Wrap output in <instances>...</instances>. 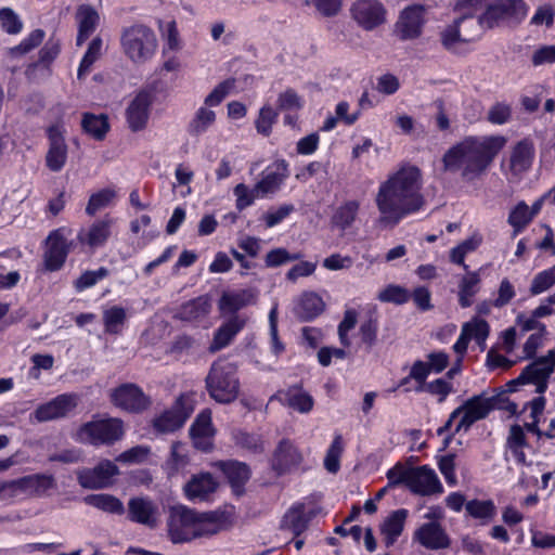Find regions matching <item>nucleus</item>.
<instances>
[{
    "label": "nucleus",
    "mask_w": 555,
    "mask_h": 555,
    "mask_svg": "<svg viewBox=\"0 0 555 555\" xmlns=\"http://www.w3.org/2000/svg\"><path fill=\"white\" fill-rule=\"evenodd\" d=\"M68 234L70 230L59 228L46 238L43 264L47 271H57L64 266L72 247V242L67 241Z\"/></svg>",
    "instance_id": "11"
},
{
    "label": "nucleus",
    "mask_w": 555,
    "mask_h": 555,
    "mask_svg": "<svg viewBox=\"0 0 555 555\" xmlns=\"http://www.w3.org/2000/svg\"><path fill=\"white\" fill-rule=\"evenodd\" d=\"M360 204L357 201L346 202L339 206L332 217V223L340 230H346L356 220Z\"/></svg>",
    "instance_id": "44"
},
{
    "label": "nucleus",
    "mask_w": 555,
    "mask_h": 555,
    "mask_svg": "<svg viewBox=\"0 0 555 555\" xmlns=\"http://www.w3.org/2000/svg\"><path fill=\"white\" fill-rule=\"evenodd\" d=\"M408 511L404 508L392 512L383 522L380 532L384 537V542L387 547L393 545L399 535L402 533L405 520L408 518Z\"/></svg>",
    "instance_id": "32"
},
{
    "label": "nucleus",
    "mask_w": 555,
    "mask_h": 555,
    "mask_svg": "<svg viewBox=\"0 0 555 555\" xmlns=\"http://www.w3.org/2000/svg\"><path fill=\"white\" fill-rule=\"evenodd\" d=\"M462 331L466 333L470 339H474L480 347H483L490 333V326L486 320L474 318L469 322L463 324Z\"/></svg>",
    "instance_id": "48"
},
{
    "label": "nucleus",
    "mask_w": 555,
    "mask_h": 555,
    "mask_svg": "<svg viewBox=\"0 0 555 555\" xmlns=\"http://www.w3.org/2000/svg\"><path fill=\"white\" fill-rule=\"evenodd\" d=\"M152 104L151 94L142 91L129 104L126 116L129 128L132 131L143 129L147 122L150 115V107Z\"/></svg>",
    "instance_id": "24"
},
{
    "label": "nucleus",
    "mask_w": 555,
    "mask_h": 555,
    "mask_svg": "<svg viewBox=\"0 0 555 555\" xmlns=\"http://www.w3.org/2000/svg\"><path fill=\"white\" fill-rule=\"evenodd\" d=\"M235 79H227L220 82L205 99L206 106H217L219 105L223 99L229 94V92L234 88Z\"/></svg>",
    "instance_id": "57"
},
{
    "label": "nucleus",
    "mask_w": 555,
    "mask_h": 555,
    "mask_svg": "<svg viewBox=\"0 0 555 555\" xmlns=\"http://www.w3.org/2000/svg\"><path fill=\"white\" fill-rule=\"evenodd\" d=\"M190 435L196 449L204 452L211 450L215 429L209 410H205L197 415L190 429Z\"/></svg>",
    "instance_id": "22"
},
{
    "label": "nucleus",
    "mask_w": 555,
    "mask_h": 555,
    "mask_svg": "<svg viewBox=\"0 0 555 555\" xmlns=\"http://www.w3.org/2000/svg\"><path fill=\"white\" fill-rule=\"evenodd\" d=\"M533 145L527 140L518 142L512 151L508 159V168L514 173L527 171L533 158Z\"/></svg>",
    "instance_id": "34"
},
{
    "label": "nucleus",
    "mask_w": 555,
    "mask_h": 555,
    "mask_svg": "<svg viewBox=\"0 0 555 555\" xmlns=\"http://www.w3.org/2000/svg\"><path fill=\"white\" fill-rule=\"evenodd\" d=\"M118 198V192L115 188H105L90 195L86 206V214L93 217L98 211L113 206Z\"/></svg>",
    "instance_id": "37"
},
{
    "label": "nucleus",
    "mask_w": 555,
    "mask_h": 555,
    "mask_svg": "<svg viewBox=\"0 0 555 555\" xmlns=\"http://www.w3.org/2000/svg\"><path fill=\"white\" fill-rule=\"evenodd\" d=\"M309 518L306 516L305 506L298 504L293 506L283 517L281 528L289 530L296 537L302 533L308 526Z\"/></svg>",
    "instance_id": "41"
},
{
    "label": "nucleus",
    "mask_w": 555,
    "mask_h": 555,
    "mask_svg": "<svg viewBox=\"0 0 555 555\" xmlns=\"http://www.w3.org/2000/svg\"><path fill=\"white\" fill-rule=\"evenodd\" d=\"M545 406V399L542 396L533 398L531 401L525 404L522 412H526L527 410L530 411L529 417L531 418V422L525 423V428L532 433L538 435L539 437L543 435V433L540 430L538 424H539V416L542 414Z\"/></svg>",
    "instance_id": "47"
},
{
    "label": "nucleus",
    "mask_w": 555,
    "mask_h": 555,
    "mask_svg": "<svg viewBox=\"0 0 555 555\" xmlns=\"http://www.w3.org/2000/svg\"><path fill=\"white\" fill-rule=\"evenodd\" d=\"M287 403L299 412L307 413L313 406V399L305 392L295 390L287 393Z\"/></svg>",
    "instance_id": "63"
},
{
    "label": "nucleus",
    "mask_w": 555,
    "mask_h": 555,
    "mask_svg": "<svg viewBox=\"0 0 555 555\" xmlns=\"http://www.w3.org/2000/svg\"><path fill=\"white\" fill-rule=\"evenodd\" d=\"M78 404V397L75 393H63L51 401L39 405L35 411V417L38 422H47L64 417L72 412Z\"/></svg>",
    "instance_id": "19"
},
{
    "label": "nucleus",
    "mask_w": 555,
    "mask_h": 555,
    "mask_svg": "<svg viewBox=\"0 0 555 555\" xmlns=\"http://www.w3.org/2000/svg\"><path fill=\"white\" fill-rule=\"evenodd\" d=\"M417 384L415 388L416 391H426L433 396H438L439 402H443L448 395L453 391L452 384L442 378L435 379L430 383L424 380Z\"/></svg>",
    "instance_id": "50"
},
{
    "label": "nucleus",
    "mask_w": 555,
    "mask_h": 555,
    "mask_svg": "<svg viewBox=\"0 0 555 555\" xmlns=\"http://www.w3.org/2000/svg\"><path fill=\"white\" fill-rule=\"evenodd\" d=\"M532 219L530 207L525 202H520L509 214L508 222L515 229V232L518 233L522 231Z\"/></svg>",
    "instance_id": "51"
},
{
    "label": "nucleus",
    "mask_w": 555,
    "mask_h": 555,
    "mask_svg": "<svg viewBox=\"0 0 555 555\" xmlns=\"http://www.w3.org/2000/svg\"><path fill=\"white\" fill-rule=\"evenodd\" d=\"M218 487L217 481L209 473L194 475L184 487L185 495L190 500H206Z\"/></svg>",
    "instance_id": "28"
},
{
    "label": "nucleus",
    "mask_w": 555,
    "mask_h": 555,
    "mask_svg": "<svg viewBox=\"0 0 555 555\" xmlns=\"http://www.w3.org/2000/svg\"><path fill=\"white\" fill-rule=\"evenodd\" d=\"M102 49V40L99 37H95L90 42L88 50L85 56L81 60L79 69H78V78L81 79L91 68L92 64L99 59L101 55Z\"/></svg>",
    "instance_id": "54"
},
{
    "label": "nucleus",
    "mask_w": 555,
    "mask_h": 555,
    "mask_svg": "<svg viewBox=\"0 0 555 555\" xmlns=\"http://www.w3.org/2000/svg\"><path fill=\"white\" fill-rule=\"evenodd\" d=\"M0 22L2 28L8 34H18L23 28V23L18 15L10 8H2L0 10Z\"/></svg>",
    "instance_id": "60"
},
{
    "label": "nucleus",
    "mask_w": 555,
    "mask_h": 555,
    "mask_svg": "<svg viewBox=\"0 0 555 555\" xmlns=\"http://www.w3.org/2000/svg\"><path fill=\"white\" fill-rule=\"evenodd\" d=\"M413 539L425 548L431 551L444 550L451 545V538L443 526L436 520L420 526L415 530Z\"/></svg>",
    "instance_id": "17"
},
{
    "label": "nucleus",
    "mask_w": 555,
    "mask_h": 555,
    "mask_svg": "<svg viewBox=\"0 0 555 555\" xmlns=\"http://www.w3.org/2000/svg\"><path fill=\"white\" fill-rule=\"evenodd\" d=\"M324 309L322 298L313 293L307 292L301 295L296 307V313L305 321L318 317Z\"/></svg>",
    "instance_id": "38"
},
{
    "label": "nucleus",
    "mask_w": 555,
    "mask_h": 555,
    "mask_svg": "<svg viewBox=\"0 0 555 555\" xmlns=\"http://www.w3.org/2000/svg\"><path fill=\"white\" fill-rule=\"evenodd\" d=\"M481 278L476 271H467L459 283V304L462 308L473 305L474 296L479 292Z\"/></svg>",
    "instance_id": "36"
},
{
    "label": "nucleus",
    "mask_w": 555,
    "mask_h": 555,
    "mask_svg": "<svg viewBox=\"0 0 555 555\" xmlns=\"http://www.w3.org/2000/svg\"><path fill=\"white\" fill-rule=\"evenodd\" d=\"M24 495L41 496L50 489L56 487L55 479L52 475L35 474L21 478Z\"/></svg>",
    "instance_id": "35"
},
{
    "label": "nucleus",
    "mask_w": 555,
    "mask_h": 555,
    "mask_svg": "<svg viewBox=\"0 0 555 555\" xmlns=\"http://www.w3.org/2000/svg\"><path fill=\"white\" fill-rule=\"evenodd\" d=\"M127 320L126 310L119 306H113L103 311V323L105 332L117 335L121 332Z\"/></svg>",
    "instance_id": "46"
},
{
    "label": "nucleus",
    "mask_w": 555,
    "mask_h": 555,
    "mask_svg": "<svg viewBox=\"0 0 555 555\" xmlns=\"http://www.w3.org/2000/svg\"><path fill=\"white\" fill-rule=\"evenodd\" d=\"M377 298L383 302L403 305L411 298L410 292L400 285H388L379 292Z\"/></svg>",
    "instance_id": "53"
},
{
    "label": "nucleus",
    "mask_w": 555,
    "mask_h": 555,
    "mask_svg": "<svg viewBox=\"0 0 555 555\" xmlns=\"http://www.w3.org/2000/svg\"><path fill=\"white\" fill-rule=\"evenodd\" d=\"M115 222V218L106 214L93 221L87 229H81L77 234V240L81 245H87L91 249L102 247L112 236Z\"/></svg>",
    "instance_id": "14"
},
{
    "label": "nucleus",
    "mask_w": 555,
    "mask_h": 555,
    "mask_svg": "<svg viewBox=\"0 0 555 555\" xmlns=\"http://www.w3.org/2000/svg\"><path fill=\"white\" fill-rule=\"evenodd\" d=\"M375 201L379 211L377 223L384 229L395 228L425 204L417 176H390L379 186Z\"/></svg>",
    "instance_id": "1"
},
{
    "label": "nucleus",
    "mask_w": 555,
    "mask_h": 555,
    "mask_svg": "<svg viewBox=\"0 0 555 555\" xmlns=\"http://www.w3.org/2000/svg\"><path fill=\"white\" fill-rule=\"evenodd\" d=\"M465 509L469 516L482 520L483 524L492 520L496 514V507L491 500H470L465 504Z\"/></svg>",
    "instance_id": "45"
},
{
    "label": "nucleus",
    "mask_w": 555,
    "mask_h": 555,
    "mask_svg": "<svg viewBox=\"0 0 555 555\" xmlns=\"http://www.w3.org/2000/svg\"><path fill=\"white\" fill-rule=\"evenodd\" d=\"M302 454L295 443L289 439H282L272 456V468L278 474H285L299 466L302 462Z\"/></svg>",
    "instance_id": "20"
},
{
    "label": "nucleus",
    "mask_w": 555,
    "mask_h": 555,
    "mask_svg": "<svg viewBox=\"0 0 555 555\" xmlns=\"http://www.w3.org/2000/svg\"><path fill=\"white\" fill-rule=\"evenodd\" d=\"M119 474L118 467L108 460L101 461L93 468L77 472L79 485L86 489H104L112 485V478Z\"/></svg>",
    "instance_id": "13"
},
{
    "label": "nucleus",
    "mask_w": 555,
    "mask_h": 555,
    "mask_svg": "<svg viewBox=\"0 0 555 555\" xmlns=\"http://www.w3.org/2000/svg\"><path fill=\"white\" fill-rule=\"evenodd\" d=\"M85 502L88 505L112 514L121 515L125 511L121 501L111 494H90L85 498Z\"/></svg>",
    "instance_id": "43"
},
{
    "label": "nucleus",
    "mask_w": 555,
    "mask_h": 555,
    "mask_svg": "<svg viewBox=\"0 0 555 555\" xmlns=\"http://www.w3.org/2000/svg\"><path fill=\"white\" fill-rule=\"evenodd\" d=\"M425 8L412 4L404 8L395 24V33L400 40H414L423 33L425 25Z\"/></svg>",
    "instance_id": "12"
},
{
    "label": "nucleus",
    "mask_w": 555,
    "mask_h": 555,
    "mask_svg": "<svg viewBox=\"0 0 555 555\" xmlns=\"http://www.w3.org/2000/svg\"><path fill=\"white\" fill-rule=\"evenodd\" d=\"M280 111H299L302 107V100L293 89H287L279 94L276 101Z\"/></svg>",
    "instance_id": "61"
},
{
    "label": "nucleus",
    "mask_w": 555,
    "mask_h": 555,
    "mask_svg": "<svg viewBox=\"0 0 555 555\" xmlns=\"http://www.w3.org/2000/svg\"><path fill=\"white\" fill-rule=\"evenodd\" d=\"M107 275L108 270L103 267L96 271H86L75 281V288L78 292H81L86 288L95 285L100 280L106 278Z\"/></svg>",
    "instance_id": "58"
},
{
    "label": "nucleus",
    "mask_w": 555,
    "mask_h": 555,
    "mask_svg": "<svg viewBox=\"0 0 555 555\" xmlns=\"http://www.w3.org/2000/svg\"><path fill=\"white\" fill-rule=\"evenodd\" d=\"M378 321L375 317H370L369 320L364 321L359 328L361 340L369 348H372L377 338Z\"/></svg>",
    "instance_id": "62"
},
{
    "label": "nucleus",
    "mask_w": 555,
    "mask_h": 555,
    "mask_svg": "<svg viewBox=\"0 0 555 555\" xmlns=\"http://www.w3.org/2000/svg\"><path fill=\"white\" fill-rule=\"evenodd\" d=\"M396 481H404L413 493L421 495H431L443 491L437 474L426 465L400 472Z\"/></svg>",
    "instance_id": "9"
},
{
    "label": "nucleus",
    "mask_w": 555,
    "mask_h": 555,
    "mask_svg": "<svg viewBox=\"0 0 555 555\" xmlns=\"http://www.w3.org/2000/svg\"><path fill=\"white\" fill-rule=\"evenodd\" d=\"M216 114L214 111L202 106L199 107L188 126V132L193 137H198L206 132L215 122Z\"/></svg>",
    "instance_id": "42"
},
{
    "label": "nucleus",
    "mask_w": 555,
    "mask_h": 555,
    "mask_svg": "<svg viewBox=\"0 0 555 555\" xmlns=\"http://www.w3.org/2000/svg\"><path fill=\"white\" fill-rule=\"evenodd\" d=\"M555 367V351H550L546 357H541L529 364L519 378L535 385V391L543 393L547 388V380Z\"/></svg>",
    "instance_id": "15"
},
{
    "label": "nucleus",
    "mask_w": 555,
    "mask_h": 555,
    "mask_svg": "<svg viewBox=\"0 0 555 555\" xmlns=\"http://www.w3.org/2000/svg\"><path fill=\"white\" fill-rule=\"evenodd\" d=\"M506 447L519 464H527L524 449L528 447L524 428L519 425H513L509 428Z\"/></svg>",
    "instance_id": "40"
},
{
    "label": "nucleus",
    "mask_w": 555,
    "mask_h": 555,
    "mask_svg": "<svg viewBox=\"0 0 555 555\" xmlns=\"http://www.w3.org/2000/svg\"><path fill=\"white\" fill-rule=\"evenodd\" d=\"M461 15L453 22L456 24L459 29L462 31L463 37L467 43L474 42L479 39L485 30H487L480 21V14L475 17L473 13L476 11L473 8H466L464 10H457Z\"/></svg>",
    "instance_id": "27"
},
{
    "label": "nucleus",
    "mask_w": 555,
    "mask_h": 555,
    "mask_svg": "<svg viewBox=\"0 0 555 555\" xmlns=\"http://www.w3.org/2000/svg\"><path fill=\"white\" fill-rule=\"evenodd\" d=\"M439 41L442 48L451 54L464 55L467 52L466 44L468 43L454 22L441 29Z\"/></svg>",
    "instance_id": "31"
},
{
    "label": "nucleus",
    "mask_w": 555,
    "mask_h": 555,
    "mask_svg": "<svg viewBox=\"0 0 555 555\" xmlns=\"http://www.w3.org/2000/svg\"><path fill=\"white\" fill-rule=\"evenodd\" d=\"M160 512L158 505L149 498L137 496L128 502V519L150 529L158 526Z\"/></svg>",
    "instance_id": "16"
},
{
    "label": "nucleus",
    "mask_w": 555,
    "mask_h": 555,
    "mask_svg": "<svg viewBox=\"0 0 555 555\" xmlns=\"http://www.w3.org/2000/svg\"><path fill=\"white\" fill-rule=\"evenodd\" d=\"M210 311V297L208 295H202L182 304L175 313V318L184 322L196 323L206 319Z\"/></svg>",
    "instance_id": "26"
},
{
    "label": "nucleus",
    "mask_w": 555,
    "mask_h": 555,
    "mask_svg": "<svg viewBox=\"0 0 555 555\" xmlns=\"http://www.w3.org/2000/svg\"><path fill=\"white\" fill-rule=\"evenodd\" d=\"M124 436V425L118 418L93 420L82 424L76 434L77 441L92 446H111Z\"/></svg>",
    "instance_id": "7"
},
{
    "label": "nucleus",
    "mask_w": 555,
    "mask_h": 555,
    "mask_svg": "<svg viewBox=\"0 0 555 555\" xmlns=\"http://www.w3.org/2000/svg\"><path fill=\"white\" fill-rule=\"evenodd\" d=\"M555 284V264L534 276L530 285V294L539 295Z\"/></svg>",
    "instance_id": "55"
},
{
    "label": "nucleus",
    "mask_w": 555,
    "mask_h": 555,
    "mask_svg": "<svg viewBox=\"0 0 555 555\" xmlns=\"http://www.w3.org/2000/svg\"><path fill=\"white\" fill-rule=\"evenodd\" d=\"M81 127L86 133L95 140H103L109 130V122L104 114L83 113Z\"/></svg>",
    "instance_id": "39"
},
{
    "label": "nucleus",
    "mask_w": 555,
    "mask_h": 555,
    "mask_svg": "<svg viewBox=\"0 0 555 555\" xmlns=\"http://www.w3.org/2000/svg\"><path fill=\"white\" fill-rule=\"evenodd\" d=\"M232 526V514L227 511L197 512L184 505L168 509L167 534L175 544L210 538Z\"/></svg>",
    "instance_id": "2"
},
{
    "label": "nucleus",
    "mask_w": 555,
    "mask_h": 555,
    "mask_svg": "<svg viewBox=\"0 0 555 555\" xmlns=\"http://www.w3.org/2000/svg\"><path fill=\"white\" fill-rule=\"evenodd\" d=\"M120 40L125 54L135 64L147 62L157 48L154 31L143 24H134L125 28Z\"/></svg>",
    "instance_id": "6"
},
{
    "label": "nucleus",
    "mask_w": 555,
    "mask_h": 555,
    "mask_svg": "<svg viewBox=\"0 0 555 555\" xmlns=\"http://www.w3.org/2000/svg\"><path fill=\"white\" fill-rule=\"evenodd\" d=\"M449 356L443 351H434L427 354V361L417 360L411 367V377L417 383L426 380L427 376L442 372L449 365Z\"/></svg>",
    "instance_id": "25"
},
{
    "label": "nucleus",
    "mask_w": 555,
    "mask_h": 555,
    "mask_svg": "<svg viewBox=\"0 0 555 555\" xmlns=\"http://www.w3.org/2000/svg\"><path fill=\"white\" fill-rule=\"evenodd\" d=\"M350 17L363 30L372 31L386 23L387 10L379 0H356L349 9Z\"/></svg>",
    "instance_id": "10"
},
{
    "label": "nucleus",
    "mask_w": 555,
    "mask_h": 555,
    "mask_svg": "<svg viewBox=\"0 0 555 555\" xmlns=\"http://www.w3.org/2000/svg\"><path fill=\"white\" fill-rule=\"evenodd\" d=\"M64 133L65 129L61 124L53 125L48 129L50 149L47 153V165L52 171L61 170L67 157Z\"/></svg>",
    "instance_id": "21"
},
{
    "label": "nucleus",
    "mask_w": 555,
    "mask_h": 555,
    "mask_svg": "<svg viewBox=\"0 0 555 555\" xmlns=\"http://www.w3.org/2000/svg\"><path fill=\"white\" fill-rule=\"evenodd\" d=\"M236 446L251 451L254 453L261 452L263 450V443L258 435L248 434L245 431H237L234 435Z\"/></svg>",
    "instance_id": "59"
},
{
    "label": "nucleus",
    "mask_w": 555,
    "mask_h": 555,
    "mask_svg": "<svg viewBox=\"0 0 555 555\" xmlns=\"http://www.w3.org/2000/svg\"><path fill=\"white\" fill-rule=\"evenodd\" d=\"M344 451V441L340 435L335 436L332 444L330 446L326 456L324 459V466L330 473H337L340 464V456Z\"/></svg>",
    "instance_id": "52"
},
{
    "label": "nucleus",
    "mask_w": 555,
    "mask_h": 555,
    "mask_svg": "<svg viewBox=\"0 0 555 555\" xmlns=\"http://www.w3.org/2000/svg\"><path fill=\"white\" fill-rule=\"evenodd\" d=\"M245 315H232L215 332L212 341L208 350L215 353L231 344L233 338L241 332L246 324Z\"/></svg>",
    "instance_id": "23"
},
{
    "label": "nucleus",
    "mask_w": 555,
    "mask_h": 555,
    "mask_svg": "<svg viewBox=\"0 0 555 555\" xmlns=\"http://www.w3.org/2000/svg\"><path fill=\"white\" fill-rule=\"evenodd\" d=\"M466 8L481 11L480 21L486 29L516 27L528 13L524 0H460L455 5V10Z\"/></svg>",
    "instance_id": "4"
},
{
    "label": "nucleus",
    "mask_w": 555,
    "mask_h": 555,
    "mask_svg": "<svg viewBox=\"0 0 555 555\" xmlns=\"http://www.w3.org/2000/svg\"><path fill=\"white\" fill-rule=\"evenodd\" d=\"M503 135H468L450 147L443 155L444 169L468 172L486 171L505 146Z\"/></svg>",
    "instance_id": "3"
},
{
    "label": "nucleus",
    "mask_w": 555,
    "mask_h": 555,
    "mask_svg": "<svg viewBox=\"0 0 555 555\" xmlns=\"http://www.w3.org/2000/svg\"><path fill=\"white\" fill-rule=\"evenodd\" d=\"M516 296V291L514 285L511 283L509 280L503 279L500 283L499 289H498V296L493 300L492 306L496 308H502L506 305H508L512 299Z\"/></svg>",
    "instance_id": "64"
},
{
    "label": "nucleus",
    "mask_w": 555,
    "mask_h": 555,
    "mask_svg": "<svg viewBox=\"0 0 555 555\" xmlns=\"http://www.w3.org/2000/svg\"><path fill=\"white\" fill-rule=\"evenodd\" d=\"M278 112H275L270 105H264L256 120V129L263 135H269L271 132L272 125L276 121Z\"/></svg>",
    "instance_id": "56"
},
{
    "label": "nucleus",
    "mask_w": 555,
    "mask_h": 555,
    "mask_svg": "<svg viewBox=\"0 0 555 555\" xmlns=\"http://www.w3.org/2000/svg\"><path fill=\"white\" fill-rule=\"evenodd\" d=\"M185 416L176 411H167L154 422L155 428L160 433H171L182 427Z\"/></svg>",
    "instance_id": "49"
},
{
    "label": "nucleus",
    "mask_w": 555,
    "mask_h": 555,
    "mask_svg": "<svg viewBox=\"0 0 555 555\" xmlns=\"http://www.w3.org/2000/svg\"><path fill=\"white\" fill-rule=\"evenodd\" d=\"M253 296L248 291L224 292L218 302L222 315H238L236 312L251 302Z\"/></svg>",
    "instance_id": "33"
},
{
    "label": "nucleus",
    "mask_w": 555,
    "mask_h": 555,
    "mask_svg": "<svg viewBox=\"0 0 555 555\" xmlns=\"http://www.w3.org/2000/svg\"><path fill=\"white\" fill-rule=\"evenodd\" d=\"M494 409L493 398L483 395L474 396L453 411V417H460L454 433L447 437L449 442L461 430L467 431L476 422L486 418Z\"/></svg>",
    "instance_id": "8"
},
{
    "label": "nucleus",
    "mask_w": 555,
    "mask_h": 555,
    "mask_svg": "<svg viewBox=\"0 0 555 555\" xmlns=\"http://www.w3.org/2000/svg\"><path fill=\"white\" fill-rule=\"evenodd\" d=\"M216 466L228 478L233 491L240 494L243 486L250 477L249 467L245 463L237 461L218 462Z\"/></svg>",
    "instance_id": "30"
},
{
    "label": "nucleus",
    "mask_w": 555,
    "mask_h": 555,
    "mask_svg": "<svg viewBox=\"0 0 555 555\" xmlns=\"http://www.w3.org/2000/svg\"><path fill=\"white\" fill-rule=\"evenodd\" d=\"M112 402L124 410L141 412L151 404L149 397L134 384H124L113 390Z\"/></svg>",
    "instance_id": "18"
},
{
    "label": "nucleus",
    "mask_w": 555,
    "mask_h": 555,
    "mask_svg": "<svg viewBox=\"0 0 555 555\" xmlns=\"http://www.w3.org/2000/svg\"><path fill=\"white\" fill-rule=\"evenodd\" d=\"M209 396L219 403L234 401L240 392L236 366L225 359L215 361L206 377Z\"/></svg>",
    "instance_id": "5"
},
{
    "label": "nucleus",
    "mask_w": 555,
    "mask_h": 555,
    "mask_svg": "<svg viewBox=\"0 0 555 555\" xmlns=\"http://www.w3.org/2000/svg\"><path fill=\"white\" fill-rule=\"evenodd\" d=\"M76 20L78 23L77 46H82L83 42L91 36L99 25L100 16L94 8L89 4H81L76 12Z\"/></svg>",
    "instance_id": "29"
}]
</instances>
